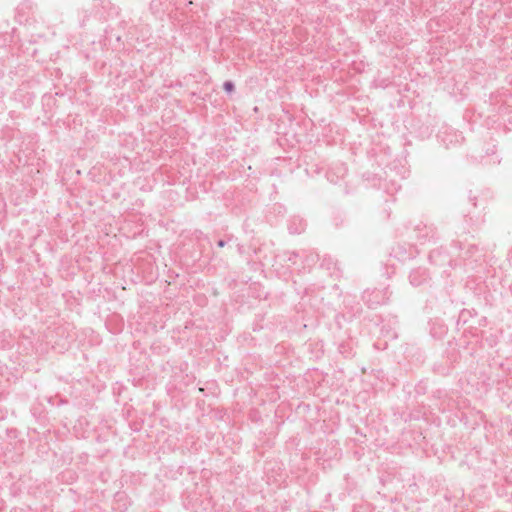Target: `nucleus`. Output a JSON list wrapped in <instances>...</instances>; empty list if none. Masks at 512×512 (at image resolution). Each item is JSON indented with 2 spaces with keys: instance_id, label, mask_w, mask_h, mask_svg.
<instances>
[{
  "instance_id": "nucleus-1",
  "label": "nucleus",
  "mask_w": 512,
  "mask_h": 512,
  "mask_svg": "<svg viewBox=\"0 0 512 512\" xmlns=\"http://www.w3.org/2000/svg\"><path fill=\"white\" fill-rule=\"evenodd\" d=\"M224 89L227 92H232L234 89V85L231 82H225L224 83Z\"/></svg>"
}]
</instances>
